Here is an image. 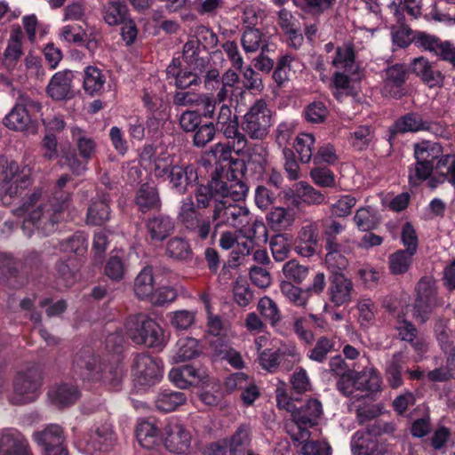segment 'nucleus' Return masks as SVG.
<instances>
[{
  "label": "nucleus",
  "instance_id": "nucleus-63",
  "mask_svg": "<svg viewBox=\"0 0 455 455\" xmlns=\"http://www.w3.org/2000/svg\"><path fill=\"white\" fill-rule=\"evenodd\" d=\"M268 151L262 144L255 145L250 151L248 163L253 166L255 172L260 173L267 168L268 163Z\"/></svg>",
  "mask_w": 455,
  "mask_h": 455
},
{
  "label": "nucleus",
  "instance_id": "nucleus-53",
  "mask_svg": "<svg viewBox=\"0 0 455 455\" xmlns=\"http://www.w3.org/2000/svg\"><path fill=\"white\" fill-rule=\"evenodd\" d=\"M167 316L172 328L177 331H187L194 325L196 311L180 309L170 312Z\"/></svg>",
  "mask_w": 455,
  "mask_h": 455
},
{
  "label": "nucleus",
  "instance_id": "nucleus-43",
  "mask_svg": "<svg viewBox=\"0 0 455 455\" xmlns=\"http://www.w3.org/2000/svg\"><path fill=\"white\" fill-rule=\"evenodd\" d=\"M294 220L292 210L284 207H273L267 215L268 225L278 230L289 228L292 226Z\"/></svg>",
  "mask_w": 455,
  "mask_h": 455
},
{
  "label": "nucleus",
  "instance_id": "nucleus-30",
  "mask_svg": "<svg viewBox=\"0 0 455 455\" xmlns=\"http://www.w3.org/2000/svg\"><path fill=\"white\" fill-rule=\"evenodd\" d=\"M326 255L325 264L327 267L335 274H340L339 271L346 268L347 259L346 255L351 252L349 245L342 243L325 245Z\"/></svg>",
  "mask_w": 455,
  "mask_h": 455
},
{
  "label": "nucleus",
  "instance_id": "nucleus-4",
  "mask_svg": "<svg viewBox=\"0 0 455 455\" xmlns=\"http://www.w3.org/2000/svg\"><path fill=\"white\" fill-rule=\"evenodd\" d=\"M126 333L136 344L149 347L164 346V334L162 327L152 318L144 315L129 317L125 324Z\"/></svg>",
  "mask_w": 455,
  "mask_h": 455
},
{
  "label": "nucleus",
  "instance_id": "nucleus-39",
  "mask_svg": "<svg viewBox=\"0 0 455 455\" xmlns=\"http://www.w3.org/2000/svg\"><path fill=\"white\" fill-rule=\"evenodd\" d=\"M293 194L299 202L307 205H319L325 202V196L321 191L304 181L294 185Z\"/></svg>",
  "mask_w": 455,
  "mask_h": 455
},
{
  "label": "nucleus",
  "instance_id": "nucleus-36",
  "mask_svg": "<svg viewBox=\"0 0 455 455\" xmlns=\"http://www.w3.org/2000/svg\"><path fill=\"white\" fill-rule=\"evenodd\" d=\"M129 267L128 259L124 251L112 252L106 261L105 275L113 281L124 279Z\"/></svg>",
  "mask_w": 455,
  "mask_h": 455
},
{
  "label": "nucleus",
  "instance_id": "nucleus-26",
  "mask_svg": "<svg viewBox=\"0 0 455 455\" xmlns=\"http://www.w3.org/2000/svg\"><path fill=\"white\" fill-rule=\"evenodd\" d=\"M32 439L43 450L64 444L66 442L64 429L58 424H49L42 430L35 431Z\"/></svg>",
  "mask_w": 455,
  "mask_h": 455
},
{
  "label": "nucleus",
  "instance_id": "nucleus-21",
  "mask_svg": "<svg viewBox=\"0 0 455 455\" xmlns=\"http://www.w3.org/2000/svg\"><path fill=\"white\" fill-rule=\"evenodd\" d=\"M354 285L352 281L343 274L331 276L328 288L329 299L335 307H340L352 300Z\"/></svg>",
  "mask_w": 455,
  "mask_h": 455
},
{
  "label": "nucleus",
  "instance_id": "nucleus-44",
  "mask_svg": "<svg viewBox=\"0 0 455 455\" xmlns=\"http://www.w3.org/2000/svg\"><path fill=\"white\" fill-rule=\"evenodd\" d=\"M350 444L354 455H375L376 453V442L369 432H355Z\"/></svg>",
  "mask_w": 455,
  "mask_h": 455
},
{
  "label": "nucleus",
  "instance_id": "nucleus-5",
  "mask_svg": "<svg viewBox=\"0 0 455 455\" xmlns=\"http://www.w3.org/2000/svg\"><path fill=\"white\" fill-rule=\"evenodd\" d=\"M1 201L9 205L12 199L19 198L31 185V170L28 166H20L15 162L6 164L4 170Z\"/></svg>",
  "mask_w": 455,
  "mask_h": 455
},
{
  "label": "nucleus",
  "instance_id": "nucleus-10",
  "mask_svg": "<svg viewBox=\"0 0 455 455\" xmlns=\"http://www.w3.org/2000/svg\"><path fill=\"white\" fill-rule=\"evenodd\" d=\"M417 298L413 315L417 321L425 323L436 305V288L432 277H422L416 286Z\"/></svg>",
  "mask_w": 455,
  "mask_h": 455
},
{
  "label": "nucleus",
  "instance_id": "nucleus-35",
  "mask_svg": "<svg viewBox=\"0 0 455 455\" xmlns=\"http://www.w3.org/2000/svg\"><path fill=\"white\" fill-rule=\"evenodd\" d=\"M186 401L187 395L185 393L171 389H163L157 394L155 403L157 410L170 412L183 405Z\"/></svg>",
  "mask_w": 455,
  "mask_h": 455
},
{
  "label": "nucleus",
  "instance_id": "nucleus-14",
  "mask_svg": "<svg viewBox=\"0 0 455 455\" xmlns=\"http://www.w3.org/2000/svg\"><path fill=\"white\" fill-rule=\"evenodd\" d=\"M133 374L141 386L156 385L163 377L162 362L149 355L140 354L134 360Z\"/></svg>",
  "mask_w": 455,
  "mask_h": 455
},
{
  "label": "nucleus",
  "instance_id": "nucleus-64",
  "mask_svg": "<svg viewBox=\"0 0 455 455\" xmlns=\"http://www.w3.org/2000/svg\"><path fill=\"white\" fill-rule=\"evenodd\" d=\"M356 202L357 200L355 196L343 195L335 203L331 204L330 211L332 215L338 218H344L350 215Z\"/></svg>",
  "mask_w": 455,
  "mask_h": 455
},
{
  "label": "nucleus",
  "instance_id": "nucleus-34",
  "mask_svg": "<svg viewBox=\"0 0 455 455\" xmlns=\"http://www.w3.org/2000/svg\"><path fill=\"white\" fill-rule=\"evenodd\" d=\"M200 353L199 342L192 337L180 338L172 354L173 363H181L196 357Z\"/></svg>",
  "mask_w": 455,
  "mask_h": 455
},
{
  "label": "nucleus",
  "instance_id": "nucleus-46",
  "mask_svg": "<svg viewBox=\"0 0 455 455\" xmlns=\"http://www.w3.org/2000/svg\"><path fill=\"white\" fill-rule=\"evenodd\" d=\"M403 354L401 352H397L395 353L386 363L385 374L387 380L392 388H398L403 384Z\"/></svg>",
  "mask_w": 455,
  "mask_h": 455
},
{
  "label": "nucleus",
  "instance_id": "nucleus-62",
  "mask_svg": "<svg viewBox=\"0 0 455 455\" xmlns=\"http://www.w3.org/2000/svg\"><path fill=\"white\" fill-rule=\"evenodd\" d=\"M377 220L374 210L369 206L359 208L354 216V221L356 227L362 231H368L374 228Z\"/></svg>",
  "mask_w": 455,
  "mask_h": 455
},
{
  "label": "nucleus",
  "instance_id": "nucleus-55",
  "mask_svg": "<svg viewBox=\"0 0 455 455\" xmlns=\"http://www.w3.org/2000/svg\"><path fill=\"white\" fill-rule=\"evenodd\" d=\"M335 350V341L327 336L320 337L314 347L307 353V357L314 362L323 363L330 353Z\"/></svg>",
  "mask_w": 455,
  "mask_h": 455
},
{
  "label": "nucleus",
  "instance_id": "nucleus-3",
  "mask_svg": "<svg viewBox=\"0 0 455 455\" xmlns=\"http://www.w3.org/2000/svg\"><path fill=\"white\" fill-rule=\"evenodd\" d=\"M116 442L113 427L106 421L95 424L86 434L77 436L75 446L85 455H103L115 446Z\"/></svg>",
  "mask_w": 455,
  "mask_h": 455
},
{
  "label": "nucleus",
  "instance_id": "nucleus-28",
  "mask_svg": "<svg viewBox=\"0 0 455 455\" xmlns=\"http://www.w3.org/2000/svg\"><path fill=\"white\" fill-rule=\"evenodd\" d=\"M412 71L430 88L440 86L443 82V74L424 57L413 60Z\"/></svg>",
  "mask_w": 455,
  "mask_h": 455
},
{
  "label": "nucleus",
  "instance_id": "nucleus-59",
  "mask_svg": "<svg viewBox=\"0 0 455 455\" xmlns=\"http://www.w3.org/2000/svg\"><path fill=\"white\" fill-rule=\"evenodd\" d=\"M338 68H344L346 72L351 71L355 64V52L351 44L336 49V56L331 61Z\"/></svg>",
  "mask_w": 455,
  "mask_h": 455
},
{
  "label": "nucleus",
  "instance_id": "nucleus-16",
  "mask_svg": "<svg viewBox=\"0 0 455 455\" xmlns=\"http://www.w3.org/2000/svg\"><path fill=\"white\" fill-rule=\"evenodd\" d=\"M0 455H34L26 436L16 428L0 430Z\"/></svg>",
  "mask_w": 455,
  "mask_h": 455
},
{
  "label": "nucleus",
  "instance_id": "nucleus-42",
  "mask_svg": "<svg viewBox=\"0 0 455 455\" xmlns=\"http://www.w3.org/2000/svg\"><path fill=\"white\" fill-rule=\"evenodd\" d=\"M192 174L193 168L190 166L173 165L167 175L172 188L182 195L187 192Z\"/></svg>",
  "mask_w": 455,
  "mask_h": 455
},
{
  "label": "nucleus",
  "instance_id": "nucleus-47",
  "mask_svg": "<svg viewBox=\"0 0 455 455\" xmlns=\"http://www.w3.org/2000/svg\"><path fill=\"white\" fill-rule=\"evenodd\" d=\"M415 254L403 249L397 250L388 257L390 273L395 275H403L412 265Z\"/></svg>",
  "mask_w": 455,
  "mask_h": 455
},
{
  "label": "nucleus",
  "instance_id": "nucleus-48",
  "mask_svg": "<svg viewBox=\"0 0 455 455\" xmlns=\"http://www.w3.org/2000/svg\"><path fill=\"white\" fill-rule=\"evenodd\" d=\"M199 378L198 371L190 365L174 368L169 372V379L180 388H187Z\"/></svg>",
  "mask_w": 455,
  "mask_h": 455
},
{
  "label": "nucleus",
  "instance_id": "nucleus-33",
  "mask_svg": "<svg viewBox=\"0 0 455 455\" xmlns=\"http://www.w3.org/2000/svg\"><path fill=\"white\" fill-rule=\"evenodd\" d=\"M229 455H248L251 444V429L246 425H241L235 433L226 438Z\"/></svg>",
  "mask_w": 455,
  "mask_h": 455
},
{
  "label": "nucleus",
  "instance_id": "nucleus-54",
  "mask_svg": "<svg viewBox=\"0 0 455 455\" xmlns=\"http://www.w3.org/2000/svg\"><path fill=\"white\" fill-rule=\"evenodd\" d=\"M106 82L105 76L96 67H87L84 70V89L91 95L99 92Z\"/></svg>",
  "mask_w": 455,
  "mask_h": 455
},
{
  "label": "nucleus",
  "instance_id": "nucleus-2",
  "mask_svg": "<svg viewBox=\"0 0 455 455\" xmlns=\"http://www.w3.org/2000/svg\"><path fill=\"white\" fill-rule=\"evenodd\" d=\"M222 180L212 179L207 185H200L195 192L196 204L192 197L188 196L181 200L177 214V220L184 228L200 240L209 237L212 231L211 220L199 212L200 208H207L211 201L215 204L220 200V189L222 188Z\"/></svg>",
  "mask_w": 455,
  "mask_h": 455
},
{
  "label": "nucleus",
  "instance_id": "nucleus-29",
  "mask_svg": "<svg viewBox=\"0 0 455 455\" xmlns=\"http://www.w3.org/2000/svg\"><path fill=\"white\" fill-rule=\"evenodd\" d=\"M225 385L228 390H243L241 398L246 404H251L259 394L258 387L249 383L247 376L243 372H237L227 378Z\"/></svg>",
  "mask_w": 455,
  "mask_h": 455
},
{
  "label": "nucleus",
  "instance_id": "nucleus-17",
  "mask_svg": "<svg viewBox=\"0 0 455 455\" xmlns=\"http://www.w3.org/2000/svg\"><path fill=\"white\" fill-rule=\"evenodd\" d=\"M432 131L436 135L442 134V127L437 124H428L416 113H408L395 121L389 127V132L392 136L397 133L417 132L419 131Z\"/></svg>",
  "mask_w": 455,
  "mask_h": 455
},
{
  "label": "nucleus",
  "instance_id": "nucleus-6",
  "mask_svg": "<svg viewBox=\"0 0 455 455\" xmlns=\"http://www.w3.org/2000/svg\"><path fill=\"white\" fill-rule=\"evenodd\" d=\"M322 414V403L315 398L307 400L304 405L296 409L292 419L294 425L291 427L287 425V431L292 440L303 442L308 439L310 436L308 427L316 425Z\"/></svg>",
  "mask_w": 455,
  "mask_h": 455
},
{
  "label": "nucleus",
  "instance_id": "nucleus-22",
  "mask_svg": "<svg viewBox=\"0 0 455 455\" xmlns=\"http://www.w3.org/2000/svg\"><path fill=\"white\" fill-rule=\"evenodd\" d=\"M238 165H241L239 174L240 176H243V164H239V163L235 161L232 162L230 173H228V181L222 180L223 186L222 188L220 189L221 198L229 197L233 201H241L245 198L248 192V187L237 175L235 174V168L237 169Z\"/></svg>",
  "mask_w": 455,
  "mask_h": 455
},
{
  "label": "nucleus",
  "instance_id": "nucleus-58",
  "mask_svg": "<svg viewBox=\"0 0 455 455\" xmlns=\"http://www.w3.org/2000/svg\"><path fill=\"white\" fill-rule=\"evenodd\" d=\"M442 154V147L438 143L423 141L415 146L414 156L417 161L432 164Z\"/></svg>",
  "mask_w": 455,
  "mask_h": 455
},
{
  "label": "nucleus",
  "instance_id": "nucleus-32",
  "mask_svg": "<svg viewBox=\"0 0 455 455\" xmlns=\"http://www.w3.org/2000/svg\"><path fill=\"white\" fill-rule=\"evenodd\" d=\"M448 181L455 185V157L451 155L443 156L435 165V176L429 180L432 188L439 183Z\"/></svg>",
  "mask_w": 455,
  "mask_h": 455
},
{
  "label": "nucleus",
  "instance_id": "nucleus-40",
  "mask_svg": "<svg viewBox=\"0 0 455 455\" xmlns=\"http://www.w3.org/2000/svg\"><path fill=\"white\" fill-rule=\"evenodd\" d=\"M350 376L356 378L357 390L377 393L381 390V377L374 368H365L357 373H351Z\"/></svg>",
  "mask_w": 455,
  "mask_h": 455
},
{
  "label": "nucleus",
  "instance_id": "nucleus-9",
  "mask_svg": "<svg viewBox=\"0 0 455 455\" xmlns=\"http://www.w3.org/2000/svg\"><path fill=\"white\" fill-rule=\"evenodd\" d=\"M212 220L216 221L213 236L216 231L223 225L240 228L250 221L249 210L238 204H228L227 201H220L214 206Z\"/></svg>",
  "mask_w": 455,
  "mask_h": 455
},
{
  "label": "nucleus",
  "instance_id": "nucleus-50",
  "mask_svg": "<svg viewBox=\"0 0 455 455\" xmlns=\"http://www.w3.org/2000/svg\"><path fill=\"white\" fill-rule=\"evenodd\" d=\"M375 138V131L371 125L364 124L358 126L350 133L349 142L356 150H364L368 148L373 142Z\"/></svg>",
  "mask_w": 455,
  "mask_h": 455
},
{
  "label": "nucleus",
  "instance_id": "nucleus-8",
  "mask_svg": "<svg viewBox=\"0 0 455 455\" xmlns=\"http://www.w3.org/2000/svg\"><path fill=\"white\" fill-rule=\"evenodd\" d=\"M42 384V373L38 367L33 366L19 372L13 380V392L11 403L25 404L35 401Z\"/></svg>",
  "mask_w": 455,
  "mask_h": 455
},
{
  "label": "nucleus",
  "instance_id": "nucleus-61",
  "mask_svg": "<svg viewBox=\"0 0 455 455\" xmlns=\"http://www.w3.org/2000/svg\"><path fill=\"white\" fill-rule=\"evenodd\" d=\"M270 249L276 261L284 260L290 252V238L287 234L275 235L271 238Z\"/></svg>",
  "mask_w": 455,
  "mask_h": 455
},
{
  "label": "nucleus",
  "instance_id": "nucleus-60",
  "mask_svg": "<svg viewBox=\"0 0 455 455\" xmlns=\"http://www.w3.org/2000/svg\"><path fill=\"white\" fill-rule=\"evenodd\" d=\"M283 274L291 283H301L308 275V268L300 265L297 260L291 259L283 267Z\"/></svg>",
  "mask_w": 455,
  "mask_h": 455
},
{
  "label": "nucleus",
  "instance_id": "nucleus-13",
  "mask_svg": "<svg viewBox=\"0 0 455 455\" xmlns=\"http://www.w3.org/2000/svg\"><path fill=\"white\" fill-rule=\"evenodd\" d=\"M41 111V105L33 100L16 104L4 119V124L14 131H27L34 127L33 116Z\"/></svg>",
  "mask_w": 455,
  "mask_h": 455
},
{
  "label": "nucleus",
  "instance_id": "nucleus-31",
  "mask_svg": "<svg viewBox=\"0 0 455 455\" xmlns=\"http://www.w3.org/2000/svg\"><path fill=\"white\" fill-rule=\"evenodd\" d=\"M79 396L80 393L77 387L69 384L56 386L48 392L50 403L58 408H64L75 403Z\"/></svg>",
  "mask_w": 455,
  "mask_h": 455
},
{
  "label": "nucleus",
  "instance_id": "nucleus-52",
  "mask_svg": "<svg viewBox=\"0 0 455 455\" xmlns=\"http://www.w3.org/2000/svg\"><path fill=\"white\" fill-rule=\"evenodd\" d=\"M136 204L142 212L158 207L160 199L157 189L155 187L143 184L137 193Z\"/></svg>",
  "mask_w": 455,
  "mask_h": 455
},
{
  "label": "nucleus",
  "instance_id": "nucleus-11",
  "mask_svg": "<svg viewBox=\"0 0 455 455\" xmlns=\"http://www.w3.org/2000/svg\"><path fill=\"white\" fill-rule=\"evenodd\" d=\"M76 364L79 370V374L84 379L92 381L102 380L113 388L117 387L121 382V372L116 369L114 371L110 370L103 375L97 358L92 355L77 357Z\"/></svg>",
  "mask_w": 455,
  "mask_h": 455
},
{
  "label": "nucleus",
  "instance_id": "nucleus-7",
  "mask_svg": "<svg viewBox=\"0 0 455 455\" xmlns=\"http://www.w3.org/2000/svg\"><path fill=\"white\" fill-rule=\"evenodd\" d=\"M272 125V112L267 102L259 99L250 107L242 121V129L251 139H264Z\"/></svg>",
  "mask_w": 455,
  "mask_h": 455
},
{
  "label": "nucleus",
  "instance_id": "nucleus-18",
  "mask_svg": "<svg viewBox=\"0 0 455 455\" xmlns=\"http://www.w3.org/2000/svg\"><path fill=\"white\" fill-rule=\"evenodd\" d=\"M24 35L20 27H13L7 40L6 47L1 56V63L8 71L17 67L23 55L22 42Z\"/></svg>",
  "mask_w": 455,
  "mask_h": 455
},
{
  "label": "nucleus",
  "instance_id": "nucleus-1",
  "mask_svg": "<svg viewBox=\"0 0 455 455\" xmlns=\"http://www.w3.org/2000/svg\"><path fill=\"white\" fill-rule=\"evenodd\" d=\"M70 180L69 175H61L51 196L42 188L35 189L27 196L22 205L14 211L15 214L24 217L22 230L27 235H31L34 229L44 235L55 230L56 224L61 220L71 200V192L67 188V183Z\"/></svg>",
  "mask_w": 455,
  "mask_h": 455
},
{
  "label": "nucleus",
  "instance_id": "nucleus-38",
  "mask_svg": "<svg viewBox=\"0 0 455 455\" xmlns=\"http://www.w3.org/2000/svg\"><path fill=\"white\" fill-rule=\"evenodd\" d=\"M108 197L105 195L102 197L94 198L88 208L86 221L92 225H102L108 220L110 209Z\"/></svg>",
  "mask_w": 455,
  "mask_h": 455
},
{
  "label": "nucleus",
  "instance_id": "nucleus-57",
  "mask_svg": "<svg viewBox=\"0 0 455 455\" xmlns=\"http://www.w3.org/2000/svg\"><path fill=\"white\" fill-rule=\"evenodd\" d=\"M315 137L311 133H299L294 143V148L302 163H309L313 157Z\"/></svg>",
  "mask_w": 455,
  "mask_h": 455
},
{
  "label": "nucleus",
  "instance_id": "nucleus-24",
  "mask_svg": "<svg viewBox=\"0 0 455 455\" xmlns=\"http://www.w3.org/2000/svg\"><path fill=\"white\" fill-rule=\"evenodd\" d=\"M318 247L317 227L315 223L301 228L295 241V251L303 257H311Z\"/></svg>",
  "mask_w": 455,
  "mask_h": 455
},
{
  "label": "nucleus",
  "instance_id": "nucleus-41",
  "mask_svg": "<svg viewBox=\"0 0 455 455\" xmlns=\"http://www.w3.org/2000/svg\"><path fill=\"white\" fill-rule=\"evenodd\" d=\"M154 290V276L152 267H145L134 279V294L140 299L148 300Z\"/></svg>",
  "mask_w": 455,
  "mask_h": 455
},
{
  "label": "nucleus",
  "instance_id": "nucleus-51",
  "mask_svg": "<svg viewBox=\"0 0 455 455\" xmlns=\"http://www.w3.org/2000/svg\"><path fill=\"white\" fill-rule=\"evenodd\" d=\"M257 309L260 315L269 322L271 326H276L282 319V314L277 304L268 296L259 299Z\"/></svg>",
  "mask_w": 455,
  "mask_h": 455
},
{
  "label": "nucleus",
  "instance_id": "nucleus-56",
  "mask_svg": "<svg viewBox=\"0 0 455 455\" xmlns=\"http://www.w3.org/2000/svg\"><path fill=\"white\" fill-rule=\"evenodd\" d=\"M280 290L286 299L296 307H305L307 304L308 297L306 291L299 287L295 286L289 281H282Z\"/></svg>",
  "mask_w": 455,
  "mask_h": 455
},
{
  "label": "nucleus",
  "instance_id": "nucleus-49",
  "mask_svg": "<svg viewBox=\"0 0 455 455\" xmlns=\"http://www.w3.org/2000/svg\"><path fill=\"white\" fill-rule=\"evenodd\" d=\"M128 17V9L124 2H108L104 6L103 18L109 26L124 23Z\"/></svg>",
  "mask_w": 455,
  "mask_h": 455
},
{
  "label": "nucleus",
  "instance_id": "nucleus-25",
  "mask_svg": "<svg viewBox=\"0 0 455 455\" xmlns=\"http://www.w3.org/2000/svg\"><path fill=\"white\" fill-rule=\"evenodd\" d=\"M139 443L146 449H153L162 442L160 429L157 422L153 419H140L135 430Z\"/></svg>",
  "mask_w": 455,
  "mask_h": 455
},
{
  "label": "nucleus",
  "instance_id": "nucleus-27",
  "mask_svg": "<svg viewBox=\"0 0 455 455\" xmlns=\"http://www.w3.org/2000/svg\"><path fill=\"white\" fill-rule=\"evenodd\" d=\"M73 76L70 71L55 73L47 86V93L56 100H62L72 96L71 84Z\"/></svg>",
  "mask_w": 455,
  "mask_h": 455
},
{
  "label": "nucleus",
  "instance_id": "nucleus-20",
  "mask_svg": "<svg viewBox=\"0 0 455 455\" xmlns=\"http://www.w3.org/2000/svg\"><path fill=\"white\" fill-rule=\"evenodd\" d=\"M414 43L419 47L432 52L443 60L455 65V48L449 42H442L434 36L419 32L415 36Z\"/></svg>",
  "mask_w": 455,
  "mask_h": 455
},
{
  "label": "nucleus",
  "instance_id": "nucleus-37",
  "mask_svg": "<svg viewBox=\"0 0 455 455\" xmlns=\"http://www.w3.org/2000/svg\"><path fill=\"white\" fill-rule=\"evenodd\" d=\"M147 229L152 241L161 242L173 231L174 222L167 216L155 217L148 221Z\"/></svg>",
  "mask_w": 455,
  "mask_h": 455
},
{
  "label": "nucleus",
  "instance_id": "nucleus-19",
  "mask_svg": "<svg viewBox=\"0 0 455 455\" xmlns=\"http://www.w3.org/2000/svg\"><path fill=\"white\" fill-rule=\"evenodd\" d=\"M406 73L403 65L395 64L387 68L383 75L382 94L385 97L400 98L403 94Z\"/></svg>",
  "mask_w": 455,
  "mask_h": 455
},
{
  "label": "nucleus",
  "instance_id": "nucleus-12",
  "mask_svg": "<svg viewBox=\"0 0 455 455\" xmlns=\"http://www.w3.org/2000/svg\"><path fill=\"white\" fill-rule=\"evenodd\" d=\"M140 163L156 178H164L173 166V157L167 152H157L153 145H145L140 155Z\"/></svg>",
  "mask_w": 455,
  "mask_h": 455
},
{
  "label": "nucleus",
  "instance_id": "nucleus-23",
  "mask_svg": "<svg viewBox=\"0 0 455 455\" xmlns=\"http://www.w3.org/2000/svg\"><path fill=\"white\" fill-rule=\"evenodd\" d=\"M291 357L292 363H298L300 359L298 349L295 346H291L286 349L271 350L266 349L262 351L259 356V362L261 367L270 372L275 371L282 360Z\"/></svg>",
  "mask_w": 455,
  "mask_h": 455
},
{
  "label": "nucleus",
  "instance_id": "nucleus-15",
  "mask_svg": "<svg viewBox=\"0 0 455 455\" xmlns=\"http://www.w3.org/2000/svg\"><path fill=\"white\" fill-rule=\"evenodd\" d=\"M164 445L168 451L178 455L188 453L192 436L190 432L178 421H171L165 427Z\"/></svg>",
  "mask_w": 455,
  "mask_h": 455
},
{
  "label": "nucleus",
  "instance_id": "nucleus-45",
  "mask_svg": "<svg viewBox=\"0 0 455 455\" xmlns=\"http://www.w3.org/2000/svg\"><path fill=\"white\" fill-rule=\"evenodd\" d=\"M72 139L75 141L79 156L88 162L95 152L96 144L94 140L88 137L84 131L78 127L71 129Z\"/></svg>",
  "mask_w": 455,
  "mask_h": 455
}]
</instances>
